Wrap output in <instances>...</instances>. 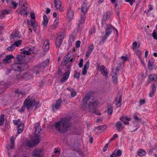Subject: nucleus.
I'll return each mask as SVG.
<instances>
[{
    "instance_id": "1",
    "label": "nucleus",
    "mask_w": 157,
    "mask_h": 157,
    "mask_svg": "<svg viewBox=\"0 0 157 157\" xmlns=\"http://www.w3.org/2000/svg\"><path fill=\"white\" fill-rule=\"evenodd\" d=\"M82 102V109L83 110L85 109V106L88 104L87 111L91 113H94L97 115H101V113H98L97 111L98 102L96 99L86 95L83 99Z\"/></svg>"
},
{
    "instance_id": "2",
    "label": "nucleus",
    "mask_w": 157,
    "mask_h": 157,
    "mask_svg": "<svg viewBox=\"0 0 157 157\" xmlns=\"http://www.w3.org/2000/svg\"><path fill=\"white\" fill-rule=\"evenodd\" d=\"M24 55H18L14 60V63L11 66L13 70L21 72L28 68V65L25 62Z\"/></svg>"
},
{
    "instance_id": "3",
    "label": "nucleus",
    "mask_w": 157,
    "mask_h": 157,
    "mask_svg": "<svg viewBox=\"0 0 157 157\" xmlns=\"http://www.w3.org/2000/svg\"><path fill=\"white\" fill-rule=\"evenodd\" d=\"M71 125L70 120L67 118H61L60 121L56 123L54 125L58 131L61 132H64L70 130Z\"/></svg>"
},
{
    "instance_id": "4",
    "label": "nucleus",
    "mask_w": 157,
    "mask_h": 157,
    "mask_svg": "<svg viewBox=\"0 0 157 157\" xmlns=\"http://www.w3.org/2000/svg\"><path fill=\"white\" fill-rule=\"evenodd\" d=\"M35 130L34 131V137L33 141H27L26 145L29 147H31L38 144L40 142V133L41 128L38 123H36L34 125Z\"/></svg>"
},
{
    "instance_id": "5",
    "label": "nucleus",
    "mask_w": 157,
    "mask_h": 157,
    "mask_svg": "<svg viewBox=\"0 0 157 157\" xmlns=\"http://www.w3.org/2000/svg\"><path fill=\"white\" fill-rule=\"evenodd\" d=\"M35 102L36 100L34 98L30 99L29 96H28L24 101L23 105L19 111L20 113L24 112L25 108L29 109L30 107H33L35 105Z\"/></svg>"
},
{
    "instance_id": "6",
    "label": "nucleus",
    "mask_w": 157,
    "mask_h": 157,
    "mask_svg": "<svg viewBox=\"0 0 157 157\" xmlns=\"http://www.w3.org/2000/svg\"><path fill=\"white\" fill-rule=\"evenodd\" d=\"M43 150L41 149H35L34 150L32 155L34 157H42Z\"/></svg>"
},
{
    "instance_id": "7",
    "label": "nucleus",
    "mask_w": 157,
    "mask_h": 157,
    "mask_svg": "<svg viewBox=\"0 0 157 157\" xmlns=\"http://www.w3.org/2000/svg\"><path fill=\"white\" fill-rule=\"evenodd\" d=\"M122 97L120 93L118 92L116 96L115 99L116 105L117 107H120L121 104Z\"/></svg>"
},
{
    "instance_id": "8",
    "label": "nucleus",
    "mask_w": 157,
    "mask_h": 157,
    "mask_svg": "<svg viewBox=\"0 0 157 157\" xmlns=\"http://www.w3.org/2000/svg\"><path fill=\"white\" fill-rule=\"evenodd\" d=\"M71 52H68L64 57L61 62V65L62 66H65L69 61L71 58L70 54Z\"/></svg>"
},
{
    "instance_id": "9",
    "label": "nucleus",
    "mask_w": 157,
    "mask_h": 157,
    "mask_svg": "<svg viewBox=\"0 0 157 157\" xmlns=\"http://www.w3.org/2000/svg\"><path fill=\"white\" fill-rule=\"evenodd\" d=\"M115 28L112 25L106 24V29L105 31V35L109 36L113 30H114Z\"/></svg>"
},
{
    "instance_id": "10",
    "label": "nucleus",
    "mask_w": 157,
    "mask_h": 157,
    "mask_svg": "<svg viewBox=\"0 0 157 157\" xmlns=\"http://www.w3.org/2000/svg\"><path fill=\"white\" fill-rule=\"evenodd\" d=\"M61 99H59L56 101L55 105L52 104V109L53 111H55L56 109H58L60 107V105L62 103Z\"/></svg>"
},
{
    "instance_id": "11",
    "label": "nucleus",
    "mask_w": 157,
    "mask_h": 157,
    "mask_svg": "<svg viewBox=\"0 0 157 157\" xmlns=\"http://www.w3.org/2000/svg\"><path fill=\"white\" fill-rule=\"evenodd\" d=\"M49 43L48 40H46L44 42L43 46V49L44 51H47L49 49Z\"/></svg>"
},
{
    "instance_id": "12",
    "label": "nucleus",
    "mask_w": 157,
    "mask_h": 157,
    "mask_svg": "<svg viewBox=\"0 0 157 157\" xmlns=\"http://www.w3.org/2000/svg\"><path fill=\"white\" fill-rule=\"evenodd\" d=\"M14 58L13 56L12 55H8L6 57L3 59L2 61L4 63L6 64L9 63V61L11 59Z\"/></svg>"
},
{
    "instance_id": "13",
    "label": "nucleus",
    "mask_w": 157,
    "mask_h": 157,
    "mask_svg": "<svg viewBox=\"0 0 157 157\" xmlns=\"http://www.w3.org/2000/svg\"><path fill=\"white\" fill-rule=\"evenodd\" d=\"M113 69H112V73H111V75H112V77L113 78V82L114 84H117V73L116 72H113Z\"/></svg>"
},
{
    "instance_id": "14",
    "label": "nucleus",
    "mask_w": 157,
    "mask_h": 157,
    "mask_svg": "<svg viewBox=\"0 0 157 157\" xmlns=\"http://www.w3.org/2000/svg\"><path fill=\"white\" fill-rule=\"evenodd\" d=\"M156 83H153L152 84L151 86L152 88V90L150 92L149 94V96L150 97H152L154 94L156 90Z\"/></svg>"
},
{
    "instance_id": "15",
    "label": "nucleus",
    "mask_w": 157,
    "mask_h": 157,
    "mask_svg": "<svg viewBox=\"0 0 157 157\" xmlns=\"http://www.w3.org/2000/svg\"><path fill=\"white\" fill-rule=\"evenodd\" d=\"M70 74V72L69 71H67L65 72L63 75V78H62L60 80V81L62 82H65L66 80H67L68 78L69 77V75Z\"/></svg>"
},
{
    "instance_id": "16",
    "label": "nucleus",
    "mask_w": 157,
    "mask_h": 157,
    "mask_svg": "<svg viewBox=\"0 0 157 157\" xmlns=\"http://www.w3.org/2000/svg\"><path fill=\"white\" fill-rule=\"evenodd\" d=\"M116 127L117 131L119 132H121L122 130L124 128V127L123 126L122 124L120 121L117 122V123L116 124Z\"/></svg>"
},
{
    "instance_id": "17",
    "label": "nucleus",
    "mask_w": 157,
    "mask_h": 157,
    "mask_svg": "<svg viewBox=\"0 0 157 157\" xmlns=\"http://www.w3.org/2000/svg\"><path fill=\"white\" fill-rule=\"evenodd\" d=\"M42 69V67L40 65L34 67L33 69V73H36V75H37L39 73Z\"/></svg>"
},
{
    "instance_id": "18",
    "label": "nucleus",
    "mask_w": 157,
    "mask_h": 157,
    "mask_svg": "<svg viewBox=\"0 0 157 157\" xmlns=\"http://www.w3.org/2000/svg\"><path fill=\"white\" fill-rule=\"evenodd\" d=\"M82 12L85 14L87 13V5L86 3H83L82 6L81 8Z\"/></svg>"
},
{
    "instance_id": "19",
    "label": "nucleus",
    "mask_w": 157,
    "mask_h": 157,
    "mask_svg": "<svg viewBox=\"0 0 157 157\" xmlns=\"http://www.w3.org/2000/svg\"><path fill=\"white\" fill-rule=\"evenodd\" d=\"M74 13L72 10L71 8L69 9L68 11L67 12V18L71 20L73 18L74 16Z\"/></svg>"
},
{
    "instance_id": "20",
    "label": "nucleus",
    "mask_w": 157,
    "mask_h": 157,
    "mask_svg": "<svg viewBox=\"0 0 157 157\" xmlns=\"http://www.w3.org/2000/svg\"><path fill=\"white\" fill-rule=\"evenodd\" d=\"M54 3L56 9L59 10L61 9V2L60 0L54 1Z\"/></svg>"
},
{
    "instance_id": "21",
    "label": "nucleus",
    "mask_w": 157,
    "mask_h": 157,
    "mask_svg": "<svg viewBox=\"0 0 157 157\" xmlns=\"http://www.w3.org/2000/svg\"><path fill=\"white\" fill-rule=\"evenodd\" d=\"M21 76L23 78L28 80L32 78V75L29 73H24L21 74Z\"/></svg>"
},
{
    "instance_id": "22",
    "label": "nucleus",
    "mask_w": 157,
    "mask_h": 157,
    "mask_svg": "<svg viewBox=\"0 0 157 157\" xmlns=\"http://www.w3.org/2000/svg\"><path fill=\"white\" fill-rule=\"evenodd\" d=\"M100 70L101 71V73L103 76H106L108 75L107 70L104 66H101Z\"/></svg>"
},
{
    "instance_id": "23",
    "label": "nucleus",
    "mask_w": 157,
    "mask_h": 157,
    "mask_svg": "<svg viewBox=\"0 0 157 157\" xmlns=\"http://www.w3.org/2000/svg\"><path fill=\"white\" fill-rule=\"evenodd\" d=\"M49 62V59H47L42 62V63L40 64L42 69H44L46 66L48 65Z\"/></svg>"
},
{
    "instance_id": "24",
    "label": "nucleus",
    "mask_w": 157,
    "mask_h": 157,
    "mask_svg": "<svg viewBox=\"0 0 157 157\" xmlns=\"http://www.w3.org/2000/svg\"><path fill=\"white\" fill-rule=\"evenodd\" d=\"M63 40H61L59 38H57L56 40V45L57 48H59L61 45Z\"/></svg>"
},
{
    "instance_id": "25",
    "label": "nucleus",
    "mask_w": 157,
    "mask_h": 157,
    "mask_svg": "<svg viewBox=\"0 0 157 157\" xmlns=\"http://www.w3.org/2000/svg\"><path fill=\"white\" fill-rule=\"evenodd\" d=\"M85 19V14H81V19L79 21L78 26L80 27V26L84 23Z\"/></svg>"
},
{
    "instance_id": "26",
    "label": "nucleus",
    "mask_w": 157,
    "mask_h": 157,
    "mask_svg": "<svg viewBox=\"0 0 157 157\" xmlns=\"http://www.w3.org/2000/svg\"><path fill=\"white\" fill-rule=\"evenodd\" d=\"M24 127V124H21L19 125L18 126L17 133L19 134L21 133L23 131Z\"/></svg>"
},
{
    "instance_id": "27",
    "label": "nucleus",
    "mask_w": 157,
    "mask_h": 157,
    "mask_svg": "<svg viewBox=\"0 0 157 157\" xmlns=\"http://www.w3.org/2000/svg\"><path fill=\"white\" fill-rule=\"evenodd\" d=\"M93 50V45L92 44L91 46L89 47V50L86 53L85 56L86 57H88L91 52Z\"/></svg>"
},
{
    "instance_id": "28",
    "label": "nucleus",
    "mask_w": 157,
    "mask_h": 157,
    "mask_svg": "<svg viewBox=\"0 0 157 157\" xmlns=\"http://www.w3.org/2000/svg\"><path fill=\"white\" fill-rule=\"evenodd\" d=\"M95 128L98 129L99 130L101 131V132H102L106 129L107 126L105 125H103L95 127Z\"/></svg>"
},
{
    "instance_id": "29",
    "label": "nucleus",
    "mask_w": 157,
    "mask_h": 157,
    "mask_svg": "<svg viewBox=\"0 0 157 157\" xmlns=\"http://www.w3.org/2000/svg\"><path fill=\"white\" fill-rule=\"evenodd\" d=\"M48 22V20L46 15H44L43 16V24L44 26H46Z\"/></svg>"
},
{
    "instance_id": "30",
    "label": "nucleus",
    "mask_w": 157,
    "mask_h": 157,
    "mask_svg": "<svg viewBox=\"0 0 157 157\" xmlns=\"http://www.w3.org/2000/svg\"><path fill=\"white\" fill-rule=\"evenodd\" d=\"M110 16V15L107 13H105L103 16V20L104 21L108 20Z\"/></svg>"
},
{
    "instance_id": "31",
    "label": "nucleus",
    "mask_w": 157,
    "mask_h": 157,
    "mask_svg": "<svg viewBox=\"0 0 157 157\" xmlns=\"http://www.w3.org/2000/svg\"><path fill=\"white\" fill-rule=\"evenodd\" d=\"M20 13L21 15H23L24 16L26 15V16L28 15L26 9L25 10V8L21 9L20 11Z\"/></svg>"
},
{
    "instance_id": "32",
    "label": "nucleus",
    "mask_w": 157,
    "mask_h": 157,
    "mask_svg": "<svg viewBox=\"0 0 157 157\" xmlns=\"http://www.w3.org/2000/svg\"><path fill=\"white\" fill-rule=\"evenodd\" d=\"M12 37L13 38H15L16 37L19 38L21 37V36L19 34V33L18 31L12 34Z\"/></svg>"
},
{
    "instance_id": "33",
    "label": "nucleus",
    "mask_w": 157,
    "mask_h": 157,
    "mask_svg": "<svg viewBox=\"0 0 157 157\" xmlns=\"http://www.w3.org/2000/svg\"><path fill=\"white\" fill-rule=\"evenodd\" d=\"M4 115L2 114L0 116V126L2 125L4 121Z\"/></svg>"
},
{
    "instance_id": "34",
    "label": "nucleus",
    "mask_w": 157,
    "mask_h": 157,
    "mask_svg": "<svg viewBox=\"0 0 157 157\" xmlns=\"http://www.w3.org/2000/svg\"><path fill=\"white\" fill-rule=\"evenodd\" d=\"M10 148H13L14 145V140L13 137H11L10 140Z\"/></svg>"
},
{
    "instance_id": "35",
    "label": "nucleus",
    "mask_w": 157,
    "mask_h": 157,
    "mask_svg": "<svg viewBox=\"0 0 157 157\" xmlns=\"http://www.w3.org/2000/svg\"><path fill=\"white\" fill-rule=\"evenodd\" d=\"M10 2H11V5L13 6V8L16 9L18 4V3L15 2L13 0L11 1Z\"/></svg>"
},
{
    "instance_id": "36",
    "label": "nucleus",
    "mask_w": 157,
    "mask_h": 157,
    "mask_svg": "<svg viewBox=\"0 0 157 157\" xmlns=\"http://www.w3.org/2000/svg\"><path fill=\"white\" fill-rule=\"evenodd\" d=\"M145 151L142 149L139 150L138 152V155L139 156H141L145 155Z\"/></svg>"
},
{
    "instance_id": "37",
    "label": "nucleus",
    "mask_w": 157,
    "mask_h": 157,
    "mask_svg": "<svg viewBox=\"0 0 157 157\" xmlns=\"http://www.w3.org/2000/svg\"><path fill=\"white\" fill-rule=\"evenodd\" d=\"M80 76V73L76 71H75L74 72V77L77 79L79 78Z\"/></svg>"
},
{
    "instance_id": "38",
    "label": "nucleus",
    "mask_w": 157,
    "mask_h": 157,
    "mask_svg": "<svg viewBox=\"0 0 157 157\" xmlns=\"http://www.w3.org/2000/svg\"><path fill=\"white\" fill-rule=\"evenodd\" d=\"M155 74H151L149 76V81L151 82L152 81H154L155 80Z\"/></svg>"
},
{
    "instance_id": "39",
    "label": "nucleus",
    "mask_w": 157,
    "mask_h": 157,
    "mask_svg": "<svg viewBox=\"0 0 157 157\" xmlns=\"http://www.w3.org/2000/svg\"><path fill=\"white\" fill-rule=\"evenodd\" d=\"M15 48V46L13 44L8 47L7 50L9 51H13Z\"/></svg>"
},
{
    "instance_id": "40",
    "label": "nucleus",
    "mask_w": 157,
    "mask_h": 157,
    "mask_svg": "<svg viewBox=\"0 0 157 157\" xmlns=\"http://www.w3.org/2000/svg\"><path fill=\"white\" fill-rule=\"evenodd\" d=\"M14 92L16 94H19L23 96L25 95V93L24 91H21L19 90H17L14 91Z\"/></svg>"
},
{
    "instance_id": "41",
    "label": "nucleus",
    "mask_w": 157,
    "mask_h": 157,
    "mask_svg": "<svg viewBox=\"0 0 157 157\" xmlns=\"http://www.w3.org/2000/svg\"><path fill=\"white\" fill-rule=\"evenodd\" d=\"M21 40H18V41L15 42L13 44L15 46V47H18L21 44Z\"/></svg>"
},
{
    "instance_id": "42",
    "label": "nucleus",
    "mask_w": 157,
    "mask_h": 157,
    "mask_svg": "<svg viewBox=\"0 0 157 157\" xmlns=\"http://www.w3.org/2000/svg\"><path fill=\"white\" fill-rule=\"evenodd\" d=\"M152 36L154 39L157 40V32H155V30L153 31L152 33Z\"/></svg>"
},
{
    "instance_id": "43",
    "label": "nucleus",
    "mask_w": 157,
    "mask_h": 157,
    "mask_svg": "<svg viewBox=\"0 0 157 157\" xmlns=\"http://www.w3.org/2000/svg\"><path fill=\"white\" fill-rule=\"evenodd\" d=\"M21 53H22L23 54V55H24L25 54L27 55H30L31 54V52L28 51L24 50V51L21 52Z\"/></svg>"
},
{
    "instance_id": "44",
    "label": "nucleus",
    "mask_w": 157,
    "mask_h": 157,
    "mask_svg": "<svg viewBox=\"0 0 157 157\" xmlns=\"http://www.w3.org/2000/svg\"><path fill=\"white\" fill-rule=\"evenodd\" d=\"M64 37V34L63 33H59L58 36L57 38H59L61 40H63Z\"/></svg>"
},
{
    "instance_id": "45",
    "label": "nucleus",
    "mask_w": 157,
    "mask_h": 157,
    "mask_svg": "<svg viewBox=\"0 0 157 157\" xmlns=\"http://www.w3.org/2000/svg\"><path fill=\"white\" fill-rule=\"evenodd\" d=\"M90 62L89 61H87L84 66L83 68L86 69H88L89 66Z\"/></svg>"
},
{
    "instance_id": "46",
    "label": "nucleus",
    "mask_w": 157,
    "mask_h": 157,
    "mask_svg": "<svg viewBox=\"0 0 157 157\" xmlns=\"http://www.w3.org/2000/svg\"><path fill=\"white\" fill-rule=\"evenodd\" d=\"M153 62L151 63L150 61H149L148 63V68L149 69L152 70L153 69Z\"/></svg>"
},
{
    "instance_id": "47",
    "label": "nucleus",
    "mask_w": 157,
    "mask_h": 157,
    "mask_svg": "<svg viewBox=\"0 0 157 157\" xmlns=\"http://www.w3.org/2000/svg\"><path fill=\"white\" fill-rule=\"evenodd\" d=\"M10 13V11L9 10H3L2 12V13L3 15H6Z\"/></svg>"
},
{
    "instance_id": "48",
    "label": "nucleus",
    "mask_w": 157,
    "mask_h": 157,
    "mask_svg": "<svg viewBox=\"0 0 157 157\" xmlns=\"http://www.w3.org/2000/svg\"><path fill=\"white\" fill-rule=\"evenodd\" d=\"M113 112V108L112 107L110 106L109 107L107 110L108 113L109 114H111Z\"/></svg>"
},
{
    "instance_id": "49",
    "label": "nucleus",
    "mask_w": 157,
    "mask_h": 157,
    "mask_svg": "<svg viewBox=\"0 0 157 157\" xmlns=\"http://www.w3.org/2000/svg\"><path fill=\"white\" fill-rule=\"evenodd\" d=\"M115 154H116V155H117V156H120L122 154V151L120 149L118 150L116 152Z\"/></svg>"
},
{
    "instance_id": "50",
    "label": "nucleus",
    "mask_w": 157,
    "mask_h": 157,
    "mask_svg": "<svg viewBox=\"0 0 157 157\" xmlns=\"http://www.w3.org/2000/svg\"><path fill=\"white\" fill-rule=\"evenodd\" d=\"M35 47H32L29 48L28 49V51L31 52V54H34L35 53L34 50L35 48Z\"/></svg>"
},
{
    "instance_id": "51",
    "label": "nucleus",
    "mask_w": 157,
    "mask_h": 157,
    "mask_svg": "<svg viewBox=\"0 0 157 157\" xmlns=\"http://www.w3.org/2000/svg\"><path fill=\"white\" fill-rule=\"evenodd\" d=\"M137 45V43L136 42H133L132 46V49L133 51H134V49L136 48Z\"/></svg>"
},
{
    "instance_id": "52",
    "label": "nucleus",
    "mask_w": 157,
    "mask_h": 157,
    "mask_svg": "<svg viewBox=\"0 0 157 157\" xmlns=\"http://www.w3.org/2000/svg\"><path fill=\"white\" fill-rule=\"evenodd\" d=\"M30 21L31 25L32 27L37 26V25L36 24V21L35 20H30Z\"/></svg>"
},
{
    "instance_id": "53",
    "label": "nucleus",
    "mask_w": 157,
    "mask_h": 157,
    "mask_svg": "<svg viewBox=\"0 0 157 157\" xmlns=\"http://www.w3.org/2000/svg\"><path fill=\"white\" fill-rule=\"evenodd\" d=\"M83 59H81L80 60V62L79 63V66L81 68L82 67L83 65Z\"/></svg>"
},
{
    "instance_id": "54",
    "label": "nucleus",
    "mask_w": 157,
    "mask_h": 157,
    "mask_svg": "<svg viewBox=\"0 0 157 157\" xmlns=\"http://www.w3.org/2000/svg\"><path fill=\"white\" fill-rule=\"evenodd\" d=\"M134 119L136 120L137 122H141V119L139 118L136 116H135Z\"/></svg>"
},
{
    "instance_id": "55",
    "label": "nucleus",
    "mask_w": 157,
    "mask_h": 157,
    "mask_svg": "<svg viewBox=\"0 0 157 157\" xmlns=\"http://www.w3.org/2000/svg\"><path fill=\"white\" fill-rule=\"evenodd\" d=\"M81 42L80 41L78 40L76 41L75 43V46L77 48H78L80 46Z\"/></svg>"
},
{
    "instance_id": "56",
    "label": "nucleus",
    "mask_w": 157,
    "mask_h": 157,
    "mask_svg": "<svg viewBox=\"0 0 157 157\" xmlns=\"http://www.w3.org/2000/svg\"><path fill=\"white\" fill-rule=\"evenodd\" d=\"M108 36L105 35V36H103L102 38L101 41L100 42V43H101V42L103 43L106 40V39L108 38Z\"/></svg>"
},
{
    "instance_id": "57",
    "label": "nucleus",
    "mask_w": 157,
    "mask_h": 157,
    "mask_svg": "<svg viewBox=\"0 0 157 157\" xmlns=\"http://www.w3.org/2000/svg\"><path fill=\"white\" fill-rule=\"evenodd\" d=\"M71 92V96L72 97H74L76 95V92L75 90H73Z\"/></svg>"
},
{
    "instance_id": "58",
    "label": "nucleus",
    "mask_w": 157,
    "mask_h": 157,
    "mask_svg": "<svg viewBox=\"0 0 157 157\" xmlns=\"http://www.w3.org/2000/svg\"><path fill=\"white\" fill-rule=\"evenodd\" d=\"M109 145V143H107L105 144L103 149V151L104 152L105 151L107 150Z\"/></svg>"
},
{
    "instance_id": "59",
    "label": "nucleus",
    "mask_w": 157,
    "mask_h": 157,
    "mask_svg": "<svg viewBox=\"0 0 157 157\" xmlns=\"http://www.w3.org/2000/svg\"><path fill=\"white\" fill-rule=\"evenodd\" d=\"M71 65H71V64H70V65L67 66V67L66 68V70H67V71H69L70 72V70L71 69Z\"/></svg>"
},
{
    "instance_id": "60",
    "label": "nucleus",
    "mask_w": 157,
    "mask_h": 157,
    "mask_svg": "<svg viewBox=\"0 0 157 157\" xmlns=\"http://www.w3.org/2000/svg\"><path fill=\"white\" fill-rule=\"evenodd\" d=\"M30 14L31 18L32 19L35 20V13L33 12H31Z\"/></svg>"
},
{
    "instance_id": "61",
    "label": "nucleus",
    "mask_w": 157,
    "mask_h": 157,
    "mask_svg": "<svg viewBox=\"0 0 157 157\" xmlns=\"http://www.w3.org/2000/svg\"><path fill=\"white\" fill-rule=\"evenodd\" d=\"M141 52L140 50H138L136 52V54L137 56L141 55Z\"/></svg>"
},
{
    "instance_id": "62",
    "label": "nucleus",
    "mask_w": 157,
    "mask_h": 157,
    "mask_svg": "<svg viewBox=\"0 0 157 157\" xmlns=\"http://www.w3.org/2000/svg\"><path fill=\"white\" fill-rule=\"evenodd\" d=\"M54 153H56V155H59L60 154V151L58 150L57 149H55L54 151Z\"/></svg>"
},
{
    "instance_id": "63",
    "label": "nucleus",
    "mask_w": 157,
    "mask_h": 157,
    "mask_svg": "<svg viewBox=\"0 0 157 157\" xmlns=\"http://www.w3.org/2000/svg\"><path fill=\"white\" fill-rule=\"evenodd\" d=\"M121 59L123 60L124 61H125L127 60L128 59V58L127 56H122L121 57Z\"/></svg>"
},
{
    "instance_id": "64",
    "label": "nucleus",
    "mask_w": 157,
    "mask_h": 157,
    "mask_svg": "<svg viewBox=\"0 0 157 157\" xmlns=\"http://www.w3.org/2000/svg\"><path fill=\"white\" fill-rule=\"evenodd\" d=\"M95 31H96L95 29L94 28H93L91 29L90 32V34H92L93 33H94L95 32Z\"/></svg>"
}]
</instances>
